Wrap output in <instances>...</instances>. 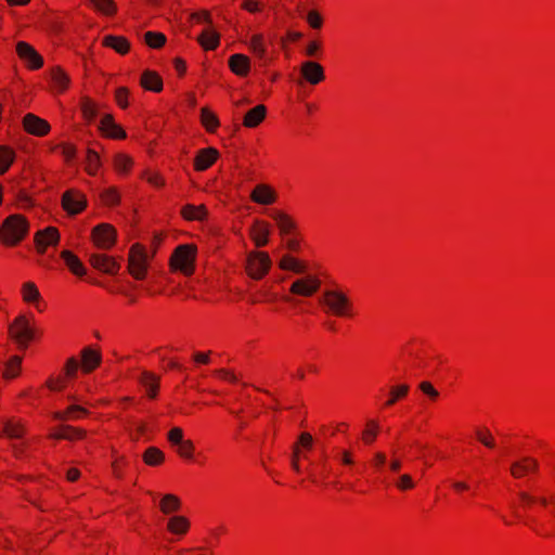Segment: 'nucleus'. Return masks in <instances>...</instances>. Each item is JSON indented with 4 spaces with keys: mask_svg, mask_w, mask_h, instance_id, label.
<instances>
[{
    "mask_svg": "<svg viewBox=\"0 0 555 555\" xmlns=\"http://www.w3.org/2000/svg\"><path fill=\"white\" fill-rule=\"evenodd\" d=\"M28 228V222L23 216L11 215L0 228L1 240L7 245H16L26 236Z\"/></svg>",
    "mask_w": 555,
    "mask_h": 555,
    "instance_id": "nucleus-1",
    "label": "nucleus"
},
{
    "mask_svg": "<svg viewBox=\"0 0 555 555\" xmlns=\"http://www.w3.org/2000/svg\"><path fill=\"white\" fill-rule=\"evenodd\" d=\"M196 247L193 245H180L171 256V266L173 269L190 275L194 271Z\"/></svg>",
    "mask_w": 555,
    "mask_h": 555,
    "instance_id": "nucleus-2",
    "label": "nucleus"
},
{
    "mask_svg": "<svg viewBox=\"0 0 555 555\" xmlns=\"http://www.w3.org/2000/svg\"><path fill=\"white\" fill-rule=\"evenodd\" d=\"M320 302L327 306L328 309L338 317L350 314L351 302L349 298L339 291H325Z\"/></svg>",
    "mask_w": 555,
    "mask_h": 555,
    "instance_id": "nucleus-3",
    "label": "nucleus"
},
{
    "mask_svg": "<svg viewBox=\"0 0 555 555\" xmlns=\"http://www.w3.org/2000/svg\"><path fill=\"white\" fill-rule=\"evenodd\" d=\"M151 257L142 245H132L129 253V271L133 278L144 279Z\"/></svg>",
    "mask_w": 555,
    "mask_h": 555,
    "instance_id": "nucleus-4",
    "label": "nucleus"
},
{
    "mask_svg": "<svg viewBox=\"0 0 555 555\" xmlns=\"http://www.w3.org/2000/svg\"><path fill=\"white\" fill-rule=\"evenodd\" d=\"M271 263L267 253L251 251L246 260L247 274L254 280H261L269 272Z\"/></svg>",
    "mask_w": 555,
    "mask_h": 555,
    "instance_id": "nucleus-5",
    "label": "nucleus"
},
{
    "mask_svg": "<svg viewBox=\"0 0 555 555\" xmlns=\"http://www.w3.org/2000/svg\"><path fill=\"white\" fill-rule=\"evenodd\" d=\"M10 336L22 347L26 348L28 343L34 338V331L31 330L28 320L25 315H18L9 325Z\"/></svg>",
    "mask_w": 555,
    "mask_h": 555,
    "instance_id": "nucleus-6",
    "label": "nucleus"
},
{
    "mask_svg": "<svg viewBox=\"0 0 555 555\" xmlns=\"http://www.w3.org/2000/svg\"><path fill=\"white\" fill-rule=\"evenodd\" d=\"M92 240L96 247L109 249L116 242V231L107 223H101L92 230Z\"/></svg>",
    "mask_w": 555,
    "mask_h": 555,
    "instance_id": "nucleus-7",
    "label": "nucleus"
},
{
    "mask_svg": "<svg viewBox=\"0 0 555 555\" xmlns=\"http://www.w3.org/2000/svg\"><path fill=\"white\" fill-rule=\"evenodd\" d=\"M62 205L69 215H77L86 208L87 199L83 194L68 190L62 196Z\"/></svg>",
    "mask_w": 555,
    "mask_h": 555,
    "instance_id": "nucleus-8",
    "label": "nucleus"
},
{
    "mask_svg": "<svg viewBox=\"0 0 555 555\" xmlns=\"http://www.w3.org/2000/svg\"><path fill=\"white\" fill-rule=\"evenodd\" d=\"M320 285L321 281L317 276L308 275L304 279L296 280L291 285L289 291L292 294L309 297L320 288Z\"/></svg>",
    "mask_w": 555,
    "mask_h": 555,
    "instance_id": "nucleus-9",
    "label": "nucleus"
},
{
    "mask_svg": "<svg viewBox=\"0 0 555 555\" xmlns=\"http://www.w3.org/2000/svg\"><path fill=\"white\" fill-rule=\"evenodd\" d=\"M16 52L18 56L33 69L40 68L43 64V60L38 52L25 41L17 42Z\"/></svg>",
    "mask_w": 555,
    "mask_h": 555,
    "instance_id": "nucleus-10",
    "label": "nucleus"
},
{
    "mask_svg": "<svg viewBox=\"0 0 555 555\" xmlns=\"http://www.w3.org/2000/svg\"><path fill=\"white\" fill-rule=\"evenodd\" d=\"M60 241V233L56 228L48 227L40 230L35 235V243L37 250L41 254L44 253L48 246L56 245Z\"/></svg>",
    "mask_w": 555,
    "mask_h": 555,
    "instance_id": "nucleus-11",
    "label": "nucleus"
},
{
    "mask_svg": "<svg viewBox=\"0 0 555 555\" xmlns=\"http://www.w3.org/2000/svg\"><path fill=\"white\" fill-rule=\"evenodd\" d=\"M539 468L538 461L530 456H524L514 461L511 465V474L514 478L520 479L530 473H535Z\"/></svg>",
    "mask_w": 555,
    "mask_h": 555,
    "instance_id": "nucleus-12",
    "label": "nucleus"
},
{
    "mask_svg": "<svg viewBox=\"0 0 555 555\" xmlns=\"http://www.w3.org/2000/svg\"><path fill=\"white\" fill-rule=\"evenodd\" d=\"M23 124L25 130L34 135L41 137L50 130L48 121L30 113L24 116Z\"/></svg>",
    "mask_w": 555,
    "mask_h": 555,
    "instance_id": "nucleus-13",
    "label": "nucleus"
},
{
    "mask_svg": "<svg viewBox=\"0 0 555 555\" xmlns=\"http://www.w3.org/2000/svg\"><path fill=\"white\" fill-rule=\"evenodd\" d=\"M90 263L95 269L107 274H116L119 270L118 262L114 258L103 254H92L90 256Z\"/></svg>",
    "mask_w": 555,
    "mask_h": 555,
    "instance_id": "nucleus-14",
    "label": "nucleus"
},
{
    "mask_svg": "<svg viewBox=\"0 0 555 555\" xmlns=\"http://www.w3.org/2000/svg\"><path fill=\"white\" fill-rule=\"evenodd\" d=\"M300 72L305 79L311 85H318L325 78L323 67L317 62H304Z\"/></svg>",
    "mask_w": 555,
    "mask_h": 555,
    "instance_id": "nucleus-15",
    "label": "nucleus"
},
{
    "mask_svg": "<svg viewBox=\"0 0 555 555\" xmlns=\"http://www.w3.org/2000/svg\"><path fill=\"white\" fill-rule=\"evenodd\" d=\"M250 198L259 205H271L276 201V193L268 184H258L253 190Z\"/></svg>",
    "mask_w": 555,
    "mask_h": 555,
    "instance_id": "nucleus-16",
    "label": "nucleus"
},
{
    "mask_svg": "<svg viewBox=\"0 0 555 555\" xmlns=\"http://www.w3.org/2000/svg\"><path fill=\"white\" fill-rule=\"evenodd\" d=\"M218 151L212 147L203 149L198 152L195 157L194 166L198 171L206 170L209 168L217 159Z\"/></svg>",
    "mask_w": 555,
    "mask_h": 555,
    "instance_id": "nucleus-17",
    "label": "nucleus"
},
{
    "mask_svg": "<svg viewBox=\"0 0 555 555\" xmlns=\"http://www.w3.org/2000/svg\"><path fill=\"white\" fill-rule=\"evenodd\" d=\"M229 66L235 75L246 76L249 72L250 62L248 56L236 53L230 56Z\"/></svg>",
    "mask_w": 555,
    "mask_h": 555,
    "instance_id": "nucleus-18",
    "label": "nucleus"
},
{
    "mask_svg": "<svg viewBox=\"0 0 555 555\" xmlns=\"http://www.w3.org/2000/svg\"><path fill=\"white\" fill-rule=\"evenodd\" d=\"M267 108L264 105L259 104L254 108L249 109L243 120V125L247 128L257 127L266 117Z\"/></svg>",
    "mask_w": 555,
    "mask_h": 555,
    "instance_id": "nucleus-19",
    "label": "nucleus"
},
{
    "mask_svg": "<svg viewBox=\"0 0 555 555\" xmlns=\"http://www.w3.org/2000/svg\"><path fill=\"white\" fill-rule=\"evenodd\" d=\"M81 358H82V370L86 373L92 372L102 360V356L100 351H95L91 348H85L81 351Z\"/></svg>",
    "mask_w": 555,
    "mask_h": 555,
    "instance_id": "nucleus-20",
    "label": "nucleus"
},
{
    "mask_svg": "<svg viewBox=\"0 0 555 555\" xmlns=\"http://www.w3.org/2000/svg\"><path fill=\"white\" fill-rule=\"evenodd\" d=\"M103 44L112 48L119 54H126L130 49L129 41L121 36L108 35L103 38Z\"/></svg>",
    "mask_w": 555,
    "mask_h": 555,
    "instance_id": "nucleus-21",
    "label": "nucleus"
},
{
    "mask_svg": "<svg viewBox=\"0 0 555 555\" xmlns=\"http://www.w3.org/2000/svg\"><path fill=\"white\" fill-rule=\"evenodd\" d=\"M141 85L146 90L153 92H159L163 89V80L162 78L152 70H145L141 77Z\"/></svg>",
    "mask_w": 555,
    "mask_h": 555,
    "instance_id": "nucleus-22",
    "label": "nucleus"
},
{
    "mask_svg": "<svg viewBox=\"0 0 555 555\" xmlns=\"http://www.w3.org/2000/svg\"><path fill=\"white\" fill-rule=\"evenodd\" d=\"M271 217L276 222V224L280 229V232L283 235L292 233L296 228V224L292 220V218L282 211H273L271 214Z\"/></svg>",
    "mask_w": 555,
    "mask_h": 555,
    "instance_id": "nucleus-23",
    "label": "nucleus"
},
{
    "mask_svg": "<svg viewBox=\"0 0 555 555\" xmlns=\"http://www.w3.org/2000/svg\"><path fill=\"white\" fill-rule=\"evenodd\" d=\"M197 41L205 50H215L219 46L220 36L215 30L205 29L197 37Z\"/></svg>",
    "mask_w": 555,
    "mask_h": 555,
    "instance_id": "nucleus-24",
    "label": "nucleus"
},
{
    "mask_svg": "<svg viewBox=\"0 0 555 555\" xmlns=\"http://www.w3.org/2000/svg\"><path fill=\"white\" fill-rule=\"evenodd\" d=\"M139 380L145 388L147 395L151 398H154L157 393L159 378L156 375L145 371L141 373Z\"/></svg>",
    "mask_w": 555,
    "mask_h": 555,
    "instance_id": "nucleus-25",
    "label": "nucleus"
},
{
    "mask_svg": "<svg viewBox=\"0 0 555 555\" xmlns=\"http://www.w3.org/2000/svg\"><path fill=\"white\" fill-rule=\"evenodd\" d=\"M61 256L74 274L82 276L86 273L83 264L73 253L63 250Z\"/></svg>",
    "mask_w": 555,
    "mask_h": 555,
    "instance_id": "nucleus-26",
    "label": "nucleus"
},
{
    "mask_svg": "<svg viewBox=\"0 0 555 555\" xmlns=\"http://www.w3.org/2000/svg\"><path fill=\"white\" fill-rule=\"evenodd\" d=\"M182 215L188 220H204L207 216V209L204 205H185L182 208Z\"/></svg>",
    "mask_w": 555,
    "mask_h": 555,
    "instance_id": "nucleus-27",
    "label": "nucleus"
},
{
    "mask_svg": "<svg viewBox=\"0 0 555 555\" xmlns=\"http://www.w3.org/2000/svg\"><path fill=\"white\" fill-rule=\"evenodd\" d=\"M24 429L20 424L12 421H5L0 427V436H7L11 439H17L23 436Z\"/></svg>",
    "mask_w": 555,
    "mask_h": 555,
    "instance_id": "nucleus-28",
    "label": "nucleus"
},
{
    "mask_svg": "<svg viewBox=\"0 0 555 555\" xmlns=\"http://www.w3.org/2000/svg\"><path fill=\"white\" fill-rule=\"evenodd\" d=\"M280 268L283 270H291L294 273L301 274L306 272L307 267L304 262L291 257L284 256L280 261Z\"/></svg>",
    "mask_w": 555,
    "mask_h": 555,
    "instance_id": "nucleus-29",
    "label": "nucleus"
},
{
    "mask_svg": "<svg viewBox=\"0 0 555 555\" xmlns=\"http://www.w3.org/2000/svg\"><path fill=\"white\" fill-rule=\"evenodd\" d=\"M269 236L268 225L261 222H257L253 230V240L257 247L267 245Z\"/></svg>",
    "mask_w": 555,
    "mask_h": 555,
    "instance_id": "nucleus-30",
    "label": "nucleus"
},
{
    "mask_svg": "<svg viewBox=\"0 0 555 555\" xmlns=\"http://www.w3.org/2000/svg\"><path fill=\"white\" fill-rule=\"evenodd\" d=\"M165 454L156 447H150L143 454V461L150 466H156L163 463Z\"/></svg>",
    "mask_w": 555,
    "mask_h": 555,
    "instance_id": "nucleus-31",
    "label": "nucleus"
},
{
    "mask_svg": "<svg viewBox=\"0 0 555 555\" xmlns=\"http://www.w3.org/2000/svg\"><path fill=\"white\" fill-rule=\"evenodd\" d=\"M22 294L26 302H38L41 297L37 286L33 282H27L23 285ZM37 308L41 310L39 304H37Z\"/></svg>",
    "mask_w": 555,
    "mask_h": 555,
    "instance_id": "nucleus-32",
    "label": "nucleus"
},
{
    "mask_svg": "<svg viewBox=\"0 0 555 555\" xmlns=\"http://www.w3.org/2000/svg\"><path fill=\"white\" fill-rule=\"evenodd\" d=\"M168 529L176 534H183L189 529V521L185 517L175 516L168 521Z\"/></svg>",
    "mask_w": 555,
    "mask_h": 555,
    "instance_id": "nucleus-33",
    "label": "nucleus"
},
{
    "mask_svg": "<svg viewBox=\"0 0 555 555\" xmlns=\"http://www.w3.org/2000/svg\"><path fill=\"white\" fill-rule=\"evenodd\" d=\"M51 80L60 91H64L69 85V77L60 67L52 69Z\"/></svg>",
    "mask_w": 555,
    "mask_h": 555,
    "instance_id": "nucleus-34",
    "label": "nucleus"
},
{
    "mask_svg": "<svg viewBox=\"0 0 555 555\" xmlns=\"http://www.w3.org/2000/svg\"><path fill=\"white\" fill-rule=\"evenodd\" d=\"M180 500L173 494H166L160 501V509L165 514H170L180 508Z\"/></svg>",
    "mask_w": 555,
    "mask_h": 555,
    "instance_id": "nucleus-35",
    "label": "nucleus"
},
{
    "mask_svg": "<svg viewBox=\"0 0 555 555\" xmlns=\"http://www.w3.org/2000/svg\"><path fill=\"white\" fill-rule=\"evenodd\" d=\"M88 414V411L80 406V405H77V404H73V405H69L66 410V412L62 413V412H56L54 414V417L56 420H66L67 417H72L74 420L76 418H79L81 415H87Z\"/></svg>",
    "mask_w": 555,
    "mask_h": 555,
    "instance_id": "nucleus-36",
    "label": "nucleus"
},
{
    "mask_svg": "<svg viewBox=\"0 0 555 555\" xmlns=\"http://www.w3.org/2000/svg\"><path fill=\"white\" fill-rule=\"evenodd\" d=\"M249 48L256 56L263 59L266 55V46L263 43L262 35H253L249 41Z\"/></svg>",
    "mask_w": 555,
    "mask_h": 555,
    "instance_id": "nucleus-37",
    "label": "nucleus"
},
{
    "mask_svg": "<svg viewBox=\"0 0 555 555\" xmlns=\"http://www.w3.org/2000/svg\"><path fill=\"white\" fill-rule=\"evenodd\" d=\"M201 120L208 131H214L219 126L218 117L208 108H202Z\"/></svg>",
    "mask_w": 555,
    "mask_h": 555,
    "instance_id": "nucleus-38",
    "label": "nucleus"
},
{
    "mask_svg": "<svg viewBox=\"0 0 555 555\" xmlns=\"http://www.w3.org/2000/svg\"><path fill=\"white\" fill-rule=\"evenodd\" d=\"M86 436V431L80 428H76L69 425H64L61 427V437L66 440H77L82 439Z\"/></svg>",
    "mask_w": 555,
    "mask_h": 555,
    "instance_id": "nucleus-39",
    "label": "nucleus"
},
{
    "mask_svg": "<svg viewBox=\"0 0 555 555\" xmlns=\"http://www.w3.org/2000/svg\"><path fill=\"white\" fill-rule=\"evenodd\" d=\"M144 37L145 42L154 49L163 47V44L166 42V37L162 33L147 31L145 33Z\"/></svg>",
    "mask_w": 555,
    "mask_h": 555,
    "instance_id": "nucleus-40",
    "label": "nucleus"
},
{
    "mask_svg": "<svg viewBox=\"0 0 555 555\" xmlns=\"http://www.w3.org/2000/svg\"><path fill=\"white\" fill-rule=\"evenodd\" d=\"M14 154L12 151L0 147V175L4 173L13 163Z\"/></svg>",
    "mask_w": 555,
    "mask_h": 555,
    "instance_id": "nucleus-41",
    "label": "nucleus"
},
{
    "mask_svg": "<svg viewBox=\"0 0 555 555\" xmlns=\"http://www.w3.org/2000/svg\"><path fill=\"white\" fill-rule=\"evenodd\" d=\"M22 359L17 356L11 358L7 363L5 371L3 373L5 378H13L18 374Z\"/></svg>",
    "mask_w": 555,
    "mask_h": 555,
    "instance_id": "nucleus-42",
    "label": "nucleus"
},
{
    "mask_svg": "<svg viewBox=\"0 0 555 555\" xmlns=\"http://www.w3.org/2000/svg\"><path fill=\"white\" fill-rule=\"evenodd\" d=\"M93 7L104 14H114L116 5L113 0H90Z\"/></svg>",
    "mask_w": 555,
    "mask_h": 555,
    "instance_id": "nucleus-43",
    "label": "nucleus"
},
{
    "mask_svg": "<svg viewBox=\"0 0 555 555\" xmlns=\"http://www.w3.org/2000/svg\"><path fill=\"white\" fill-rule=\"evenodd\" d=\"M100 167V158L96 152L92 150L87 151V171L94 175Z\"/></svg>",
    "mask_w": 555,
    "mask_h": 555,
    "instance_id": "nucleus-44",
    "label": "nucleus"
},
{
    "mask_svg": "<svg viewBox=\"0 0 555 555\" xmlns=\"http://www.w3.org/2000/svg\"><path fill=\"white\" fill-rule=\"evenodd\" d=\"M409 391L408 385L395 386L390 390V399L386 402V405H392L399 398L404 397Z\"/></svg>",
    "mask_w": 555,
    "mask_h": 555,
    "instance_id": "nucleus-45",
    "label": "nucleus"
},
{
    "mask_svg": "<svg viewBox=\"0 0 555 555\" xmlns=\"http://www.w3.org/2000/svg\"><path fill=\"white\" fill-rule=\"evenodd\" d=\"M132 165V160L125 154H118L115 157V168L119 172H127Z\"/></svg>",
    "mask_w": 555,
    "mask_h": 555,
    "instance_id": "nucleus-46",
    "label": "nucleus"
},
{
    "mask_svg": "<svg viewBox=\"0 0 555 555\" xmlns=\"http://www.w3.org/2000/svg\"><path fill=\"white\" fill-rule=\"evenodd\" d=\"M101 197L106 205H116L119 203V194L116 189L109 188L101 193Z\"/></svg>",
    "mask_w": 555,
    "mask_h": 555,
    "instance_id": "nucleus-47",
    "label": "nucleus"
},
{
    "mask_svg": "<svg viewBox=\"0 0 555 555\" xmlns=\"http://www.w3.org/2000/svg\"><path fill=\"white\" fill-rule=\"evenodd\" d=\"M367 425H369L370 428H366L363 431V440L366 443H372L375 440L376 436H377L378 424L375 421H370L367 423Z\"/></svg>",
    "mask_w": 555,
    "mask_h": 555,
    "instance_id": "nucleus-48",
    "label": "nucleus"
},
{
    "mask_svg": "<svg viewBox=\"0 0 555 555\" xmlns=\"http://www.w3.org/2000/svg\"><path fill=\"white\" fill-rule=\"evenodd\" d=\"M81 109H82V114L86 119L92 120L95 118L96 107L91 101H89V100L83 101Z\"/></svg>",
    "mask_w": 555,
    "mask_h": 555,
    "instance_id": "nucleus-49",
    "label": "nucleus"
},
{
    "mask_svg": "<svg viewBox=\"0 0 555 555\" xmlns=\"http://www.w3.org/2000/svg\"><path fill=\"white\" fill-rule=\"evenodd\" d=\"M306 20L308 24L314 29H319L322 27L323 20L322 16L317 11L308 12V14L306 15Z\"/></svg>",
    "mask_w": 555,
    "mask_h": 555,
    "instance_id": "nucleus-50",
    "label": "nucleus"
},
{
    "mask_svg": "<svg viewBox=\"0 0 555 555\" xmlns=\"http://www.w3.org/2000/svg\"><path fill=\"white\" fill-rule=\"evenodd\" d=\"M103 133H105L107 137L114 138V139H124V138H126V132L116 122H114V127H108L107 129H105L103 131Z\"/></svg>",
    "mask_w": 555,
    "mask_h": 555,
    "instance_id": "nucleus-51",
    "label": "nucleus"
},
{
    "mask_svg": "<svg viewBox=\"0 0 555 555\" xmlns=\"http://www.w3.org/2000/svg\"><path fill=\"white\" fill-rule=\"evenodd\" d=\"M168 440L172 443V444H176V446H180L184 440H183V431L181 428L179 427H175L172 428L169 433H168Z\"/></svg>",
    "mask_w": 555,
    "mask_h": 555,
    "instance_id": "nucleus-52",
    "label": "nucleus"
},
{
    "mask_svg": "<svg viewBox=\"0 0 555 555\" xmlns=\"http://www.w3.org/2000/svg\"><path fill=\"white\" fill-rule=\"evenodd\" d=\"M193 449H194V446H193L192 441H190V440H184V441L179 446L178 453H179V454H180V456H182V457L191 459V457H192Z\"/></svg>",
    "mask_w": 555,
    "mask_h": 555,
    "instance_id": "nucleus-53",
    "label": "nucleus"
},
{
    "mask_svg": "<svg viewBox=\"0 0 555 555\" xmlns=\"http://www.w3.org/2000/svg\"><path fill=\"white\" fill-rule=\"evenodd\" d=\"M79 363L75 358H69L65 365V374L67 377L73 378L76 376Z\"/></svg>",
    "mask_w": 555,
    "mask_h": 555,
    "instance_id": "nucleus-54",
    "label": "nucleus"
},
{
    "mask_svg": "<svg viewBox=\"0 0 555 555\" xmlns=\"http://www.w3.org/2000/svg\"><path fill=\"white\" fill-rule=\"evenodd\" d=\"M396 485H397L398 489H400V490H408V489H412L414 487L412 477L408 474L401 475Z\"/></svg>",
    "mask_w": 555,
    "mask_h": 555,
    "instance_id": "nucleus-55",
    "label": "nucleus"
},
{
    "mask_svg": "<svg viewBox=\"0 0 555 555\" xmlns=\"http://www.w3.org/2000/svg\"><path fill=\"white\" fill-rule=\"evenodd\" d=\"M128 89L125 88V87H120L116 90V101L118 103V105L121 107V108H125L127 107V96H128Z\"/></svg>",
    "mask_w": 555,
    "mask_h": 555,
    "instance_id": "nucleus-56",
    "label": "nucleus"
},
{
    "mask_svg": "<svg viewBox=\"0 0 555 555\" xmlns=\"http://www.w3.org/2000/svg\"><path fill=\"white\" fill-rule=\"evenodd\" d=\"M242 8L250 13H256L261 10L262 4L258 0H244Z\"/></svg>",
    "mask_w": 555,
    "mask_h": 555,
    "instance_id": "nucleus-57",
    "label": "nucleus"
},
{
    "mask_svg": "<svg viewBox=\"0 0 555 555\" xmlns=\"http://www.w3.org/2000/svg\"><path fill=\"white\" fill-rule=\"evenodd\" d=\"M478 440L488 448L494 447V439L489 431L482 433L478 430L476 433Z\"/></svg>",
    "mask_w": 555,
    "mask_h": 555,
    "instance_id": "nucleus-58",
    "label": "nucleus"
},
{
    "mask_svg": "<svg viewBox=\"0 0 555 555\" xmlns=\"http://www.w3.org/2000/svg\"><path fill=\"white\" fill-rule=\"evenodd\" d=\"M420 389L431 399H436L439 396L438 391L429 382H422L420 384Z\"/></svg>",
    "mask_w": 555,
    "mask_h": 555,
    "instance_id": "nucleus-59",
    "label": "nucleus"
},
{
    "mask_svg": "<svg viewBox=\"0 0 555 555\" xmlns=\"http://www.w3.org/2000/svg\"><path fill=\"white\" fill-rule=\"evenodd\" d=\"M62 154L67 160H72L76 155V149L70 144L61 145Z\"/></svg>",
    "mask_w": 555,
    "mask_h": 555,
    "instance_id": "nucleus-60",
    "label": "nucleus"
},
{
    "mask_svg": "<svg viewBox=\"0 0 555 555\" xmlns=\"http://www.w3.org/2000/svg\"><path fill=\"white\" fill-rule=\"evenodd\" d=\"M191 17L193 20L198 21V22H204V23H207V24H211V17H210L209 12H207V11L195 12V13H193L191 15Z\"/></svg>",
    "mask_w": 555,
    "mask_h": 555,
    "instance_id": "nucleus-61",
    "label": "nucleus"
},
{
    "mask_svg": "<svg viewBox=\"0 0 555 555\" xmlns=\"http://www.w3.org/2000/svg\"><path fill=\"white\" fill-rule=\"evenodd\" d=\"M114 118L112 115L109 114H106L102 117L101 121H100V130L103 132L105 129H107L108 127H114Z\"/></svg>",
    "mask_w": 555,
    "mask_h": 555,
    "instance_id": "nucleus-62",
    "label": "nucleus"
},
{
    "mask_svg": "<svg viewBox=\"0 0 555 555\" xmlns=\"http://www.w3.org/2000/svg\"><path fill=\"white\" fill-rule=\"evenodd\" d=\"M312 436L309 434V433H302L300 436H299V443L310 450L312 448Z\"/></svg>",
    "mask_w": 555,
    "mask_h": 555,
    "instance_id": "nucleus-63",
    "label": "nucleus"
},
{
    "mask_svg": "<svg viewBox=\"0 0 555 555\" xmlns=\"http://www.w3.org/2000/svg\"><path fill=\"white\" fill-rule=\"evenodd\" d=\"M320 50V44L317 41H311L307 44L306 54L308 56H315Z\"/></svg>",
    "mask_w": 555,
    "mask_h": 555,
    "instance_id": "nucleus-64",
    "label": "nucleus"
}]
</instances>
